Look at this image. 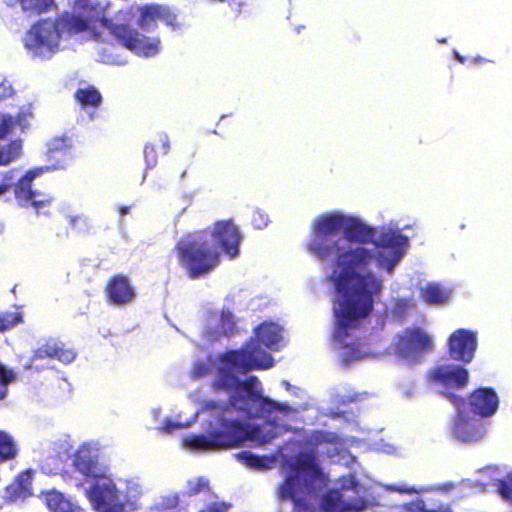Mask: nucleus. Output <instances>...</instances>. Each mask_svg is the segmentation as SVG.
Masks as SVG:
<instances>
[{
  "instance_id": "obj_41",
  "label": "nucleus",
  "mask_w": 512,
  "mask_h": 512,
  "mask_svg": "<svg viewBox=\"0 0 512 512\" xmlns=\"http://www.w3.org/2000/svg\"><path fill=\"white\" fill-rule=\"evenodd\" d=\"M66 151V145L64 139H55L53 143L48 148V153L53 155L55 152H63Z\"/></svg>"
},
{
  "instance_id": "obj_16",
  "label": "nucleus",
  "mask_w": 512,
  "mask_h": 512,
  "mask_svg": "<svg viewBox=\"0 0 512 512\" xmlns=\"http://www.w3.org/2000/svg\"><path fill=\"white\" fill-rule=\"evenodd\" d=\"M73 466L86 478L93 481L105 478L107 468L98 462L97 455L87 447H80L74 454Z\"/></svg>"
},
{
  "instance_id": "obj_24",
  "label": "nucleus",
  "mask_w": 512,
  "mask_h": 512,
  "mask_svg": "<svg viewBox=\"0 0 512 512\" xmlns=\"http://www.w3.org/2000/svg\"><path fill=\"white\" fill-rule=\"evenodd\" d=\"M45 503L50 512H83V509L65 498L63 493L51 490L45 493Z\"/></svg>"
},
{
  "instance_id": "obj_23",
  "label": "nucleus",
  "mask_w": 512,
  "mask_h": 512,
  "mask_svg": "<svg viewBox=\"0 0 512 512\" xmlns=\"http://www.w3.org/2000/svg\"><path fill=\"white\" fill-rule=\"evenodd\" d=\"M372 243L379 249H389L394 255L400 256L408 244V238L398 230H386Z\"/></svg>"
},
{
  "instance_id": "obj_51",
  "label": "nucleus",
  "mask_w": 512,
  "mask_h": 512,
  "mask_svg": "<svg viewBox=\"0 0 512 512\" xmlns=\"http://www.w3.org/2000/svg\"><path fill=\"white\" fill-rule=\"evenodd\" d=\"M302 29H305V26L300 25V26H296V27L294 28V30H295V32H296V33H300V31H301Z\"/></svg>"
},
{
  "instance_id": "obj_39",
  "label": "nucleus",
  "mask_w": 512,
  "mask_h": 512,
  "mask_svg": "<svg viewBox=\"0 0 512 512\" xmlns=\"http://www.w3.org/2000/svg\"><path fill=\"white\" fill-rule=\"evenodd\" d=\"M51 201V198L38 200L36 197H33V200L28 202V206H32L36 210L37 214H39L43 208L48 207L51 204Z\"/></svg>"
},
{
  "instance_id": "obj_25",
  "label": "nucleus",
  "mask_w": 512,
  "mask_h": 512,
  "mask_svg": "<svg viewBox=\"0 0 512 512\" xmlns=\"http://www.w3.org/2000/svg\"><path fill=\"white\" fill-rule=\"evenodd\" d=\"M220 331L208 329L206 338L210 341H217L222 336L231 337L237 333L236 321L234 315L230 311H222L219 320Z\"/></svg>"
},
{
  "instance_id": "obj_38",
  "label": "nucleus",
  "mask_w": 512,
  "mask_h": 512,
  "mask_svg": "<svg viewBox=\"0 0 512 512\" xmlns=\"http://www.w3.org/2000/svg\"><path fill=\"white\" fill-rule=\"evenodd\" d=\"M252 0H228V5L233 13L238 16L247 6L250 5Z\"/></svg>"
},
{
  "instance_id": "obj_35",
  "label": "nucleus",
  "mask_w": 512,
  "mask_h": 512,
  "mask_svg": "<svg viewBox=\"0 0 512 512\" xmlns=\"http://www.w3.org/2000/svg\"><path fill=\"white\" fill-rule=\"evenodd\" d=\"M69 223L77 233H84L89 230L88 219L83 216H70Z\"/></svg>"
},
{
  "instance_id": "obj_31",
  "label": "nucleus",
  "mask_w": 512,
  "mask_h": 512,
  "mask_svg": "<svg viewBox=\"0 0 512 512\" xmlns=\"http://www.w3.org/2000/svg\"><path fill=\"white\" fill-rule=\"evenodd\" d=\"M22 322V316L18 312L0 313V332L13 328Z\"/></svg>"
},
{
  "instance_id": "obj_19",
  "label": "nucleus",
  "mask_w": 512,
  "mask_h": 512,
  "mask_svg": "<svg viewBox=\"0 0 512 512\" xmlns=\"http://www.w3.org/2000/svg\"><path fill=\"white\" fill-rule=\"evenodd\" d=\"M57 359L63 363H70L75 359V353L54 339H48L33 353V359Z\"/></svg>"
},
{
  "instance_id": "obj_50",
  "label": "nucleus",
  "mask_w": 512,
  "mask_h": 512,
  "mask_svg": "<svg viewBox=\"0 0 512 512\" xmlns=\"http://www.w3.org/2000/svg\"><path fill=\"white\" fill-rule=\"evenodd\" d=\"M128 212H129V207H121L120 208V213L122 215L127 214Z\"/></svg>"
},
{
  "instance_id": "obj_30",
  "label": "nucleus",
  "mask_w": 512,
  "mask_h": 512,
  "mask_svg": "<svg viewBox=\"0 0 512 512\" xmlns=\"http://www.w3.org/2000/svg\"><path fill=\"white\" fill-rule=\"evenodd\" d=\"M495 486L500 497L512 505V471L504 478L496 479Z\"/></svg>"
},
{
  "instance_id": "obj_44",
  "label": "nucleus",
  "mask_w": 512,
  "mask_h": 512,
  "mask_svg": "<svg viewBox=\"0 0 512 512\" xmlns=\"http://www.w3.org/2000/svg\"><path fill=\"white\" fill-rule=\"evenodd\" d=\"M11 129V125L9 121L2 116H0V138H4Z\"/></svg>"
},
{
  "instance_id": "obj_32",
  "label": "nucleus",
  "mask_w": 512,
  "mask_h": 512,
  "mask_svg": "<svg viewBox=\"0 0 512 512\" xmlns=\"http://www.w3.org/2000/svg\"><path fill=\"white\" fill-rule=\"evenodd\" d=\"M15 375L12 370H8L0 363V400L6 397L8 385L14 380Z\"/></svg>"
},
{
  "instance_id": "obj_22",
  "label": "nucleus",
  "mask_w": 512,
  "mask_h": 512,
  "mask_svg": "<svg viewBox=\"0 0 512 512\" xmlns=\"http://www.w3.org/2000/svg\"><path fill=\"white\" fill-rule=\"evenodd\" d=\"M55 22L60 36L63 34L69 36L79 34L86 32L90 28V22L88 18L69 12H64L59 15Z\"/></svg>"
},
{
  "instance_id": "obj_1",
  "label": "nucleus",
  "mask_w": 512,
  "mask_h": 512,
  "mask_svg": "<svg viewBox=\"0 0 512 512\" xmlns=\"http://www.w3.org/2000/svg\"><path fill=\"white\" fill-rule=\"evenodd\" d=\"M311 231L307 251L320 261L334 259L340 269L331 275L336 294L333 337L343 344L345 359H357L361 356L358 345H348L344 340L373 312L374 299L381 294L383 284L372 272H358L369 267L372 251L364 247L344 249L336 236L342 231L351 243L369 244L374 242L375 230L357 217L331 212L315 218Z\"/></svg>"
},
{
  "instance_id": "obj_14",
  "label": "nucleus",
  "mask_w": 512,
  "mask_h": 512,
  "mask_svg": "<svg viewBox=\"0 0 512 512\" xmlns=\"http://www.w3.org/2000/svg\"><path fill=\"white\" fill-rule=\"evenodd\" d=\"M106 301L116 306H124L134 301L136 291L130 279L117 273L110 276L104 287Z\"/></svg>"
},
{
  "instance_id": "obj_18",
  "label": "nucleus",
  "mask_w": 512,
  "mask_h": 512,
  "mask_svg": "<svg viewBox=\"0 0 512 512\" xmlns=\"http://www.w3.org/2000/svg\"><path fill=\"white\" fill-rule=\"evenodd\" d=\"M59 166L54 165L53 167L44 166L31 169L25 173L14 185V194L18 202L21 206L27 207L28 202L33 200V197H37L39 195L38 192L32 189V181L42 174L43 172H47L50 169H57Z\"/></svg>"
},
{
  "instance_id": "obj_43",
  "label": "nucleus",
  "mask_w": 512,
  "mask_h": 512,
  "mask_svg": "<svg viewBox=\"0 0 512 512\" xmlns=\"http://www.w3.org/2000/svg\"><path fill=\"white\" fill-rule=\"evenodd\" d=\"M14 93V90L10 84L0 83V100L7 99L11 97Z\"/></svg>"
},
{
  "instance_id": "obj_47",
  "label": "nucleus",
  "mask_w": 512,
  "mask_h": 512,
  "mask_svg": "<svg viewBox=\"0 0 512 512\" xmlns=\"http://www.w3.org/2000/svg\"><path fill=\"white\" fill-rule=\"evenodd\" d=\"M489 60L481 57V56H475L473 59H472V63L473 64H482L484 62H488Z\"/></svg>"
},
{
  "instance_id": "obj_10",
  "label": "nucleus",
  "mask_w": 512,
  "mask_h": 512,
  "mask_svg": "<svg viewBox=\"0 0 512 512\" xmlns=\"http://www.w3.org/2000/svg\"><path fill=\"white\" fill-rule=\"evenodd\" d=\"M102 483L94 481L87 494L98 512H125L124 504L120 501L119 493L112 479L102 478Z\"/></svg>"
},
{
  "instance_id": "obj_45",
  "label": "nucleus",
  "mask_w": 512,
  "mask_h": 512,
  "mask_svg": "<svg viewBox=\"0 0 512 512\" xmlns=\"http://www.w3.org/2000/svg\"><path fill=\"white\" fill-rule=\"evenodd\" d=\"M178 502H179V498L177 495L170 496V497L166 498V500L164 502V506L166 508H175L178 505Z\"/></svg>"
},
{
  "instance_id": "obj_8",
  "label": "nucleus",
  "mask_w": 512,
  "mask_h": 512,
  "mask_svg": "<svg viewBox=\"0 0 512 512\" xmlns=\"http://www.w3.org/2000/svg\"><path fill=\"white\" fill-rule=\"evenodd\" d=\"M445 397L453 403L457 411L452 427L454 437L461 442H475L480 440L485 434V426L480 421L467 417L465 398L450 392L445 393Z\"/></svg>"
},
{
  "instance_id": "obj_4",
  "label": "nucleus",
  "mask_w": 512,
  "mask_h": 512,
  "mask_svg": "<svg viewBox=\"0 0 512 512\" xmlns=\"http://www.w3.org/2000/svg\"><path fill=\"white\" fill-rule=\"evenodd\" d=\"M228 402L220 403L216 400H204L202 410L217 411L219 430H214L208 435H191L185 442L193 449L210 450L216 447H235L242 441L249 439L261 444L271 442L279 434V427L275 422L266 421L260 425L249 428L242 420L228 417L232 411H236L244 419H250L255 414L264 415L268 411H260L258 402H251L249 410L232 406Z\"/></svg>"
},
{
  "instance_id": "obj_2",
  "label": "nucleus",
  "mask_w": 512,
  "mask_h": 512,
  "mask_svg": "<svg viewBox=\"0 0 512 512\" xmlns=\"http://www.w3.org/2000/svg\"><path fill=\"white\" fill-rule=\"evenodd\" d=\"M282 340L281 327L271 321H264L254 329V337L250 338L240 349L227 350L219 355L220 365L216 369V377L211 382L214 392H230V404L240 409L249 410L251 402L259 403L260 411H284L286 406L264 398L256 388L258 379L249 376L239 380L234 372L246 374L253 370L271 368L274 364L272 356L261 349L260 344L277 350Z\"/></svg>"
},
{
  "instance_id": "obj_28",
  "label": "nucleus",
  "mask_w": 512,
  "mask_h": 512,
  "mask_svg": "<svg viewBox=\"0 0 512 512\" xmlns=\"http://www.w3.org/2000/svg\"><path fill=\"white\" fill-rule=\"evenodd\" d=\"M18 455V447L13 437L0 430V463L13 460Z\"/></svg>"
},
{
  "instance_id": "obj_9",
  "label": "nucleus",
  "mask_w": 512,
  "mask_h": 512,
  "mask_svg": "<svg viewBox=\"0 0 512 512\" xmlns=\"http://www.w3.org/2000/svg\"><path fill=\"white\" fill-rule=\"evenodd\" d=\"M61 36L56 22L51 20H40L35 23L26 33L25 48L35 55L42 56L45 53L53 52L59 44Z\"/></svg>"
},
{
  "instance_id": "obj_29",
  "label": "nucleus",
  "mask_w": 512,
  "mask_h": 512,
  "mask_svg": "<svg viewBox=\"0 0 512 512\" xmlns=\"http://www.w3.org/2000/svg\"><path fill=\"white\" fill-rule=\"evenodd\" d=\"M421 297L430 305H441L448 299V294L440 285L429 283L421 290Z\"/></svg>"
},
{
  "instance_id": "obj_20",
  "label": "nucleus",
  "mask_w": 512,
  "mask_h": 512,
  "mask_svg": "<svg viewBox=\"0 0 512 512\" xmlns=\"http://www.w3.org/2000/svg\"><path fill=\"white\" fill-rule=\"evenodd\" d=\"M33 474L30 470L20 472L6 487V497L9 501L24 500L33 494Z\"/></svg>"
},
{
  "instance_id": "obj_48",
  "label": "nucleus",
  "mask_w": 512,
  "mask_h": 512,
  "mask_svg": "<svg viewBox=\"0 0 512 512\" xmlns=\"http://www.w3.org/2000/svg\"><path fill=\"white\" fill-rule=\"evenodd\" d=\"M9 188H10L9 184L1 183L0 184V195L4 194L5 192H7L9 190Z\"/></svg>"
},
{
  "instance_id": "obj_49",
  "label": "nucleus",
  "mask_w": 512,
  "mask_h": 512,
  "mask_svg": "<svg viewBox=\"0 0 512 512\" xmlns=\"http://www.w3.org/2000/svg\"><path fill=\"white\" fill-rule=\"evenodd\" d=\"M455 58L462 64L465 62L464 57L461 56L458 52H455Z\"/></svg>"
},
{
  "instance_id": "obj_37",
  "label": "nucleus",
  "mask_w": 512,
  "mask_h": 512,
  "mask_svg": "<svg viewBox=\"0 0 512 512\" xmlns=\"http://www.w3.org/2000/svg\"><path fill=\"white\" fill-rule=\"evenodd\" d=\"M251 221L255 228L262 229L267 226L269 219L265 213L257 210L253 212Z\"/></svg>"
},
{
  "instance_id": "obj_6",
  "label": "nucleus",
  "mask_w": 512,
  "mask_h": 512,
  "mask_svg": "<svg viewBox=\"0 0 512 512\" xmlns=\"http://www.w3.org/2000/svg\"><path fill=\"white\" fill-rule=\"evenodd\" d=\"M104 26L120 45L138 55L150 57L156 55L160 50L158 38L144 36L128 24L105 20Z\"/></svg>"
},
{
  "instance_id": "obj_5",
  "label": "nucleus",
  "mask_w": 512,
  "mask_h": 512,
  "mask_svg": "<svg viewBox=\"0 0 512 512\" xmlns=\"http://www.w3.org/2000/svg\"><path fill=\"white\" fill-rule=\"evenodd\" d=\"M288 474L279 486V497L293 503L294 512H315L317 493L312 480L322 475L313 452L299 453Z\"/></svg>"
},
{
  "instance_id": "obj_46",
  "label": "nucleus",
  "mask_w": 512,
  "mask_h": 512,
  "mask_svg": "<svg viewBox=\"0 0 512 512\" xmlns=\"http://www.w3.org/2000/svg\"><path fill=\"white\" fill-rule=\"evenodd\" d=\"M160 141H161L162 153L167 154L170 149V143H169L168 137L166 135H164L160 139Z\"/></svg>"
},
{
  "instance_id": "obj_42",
  "label": "nucleus",
  "mask_w": 512,
  "mask_h": 512,
  "mask_svg": "<svg viewBox=\"0 0 512 512\" xmlns=\"http://www.w3.org/2000/svg\"><path fill=\"white\" fill-rule=\"evenodd\" d=\"M183 425L181 423H178V422H174L170 419H166L164 422H163V425L161 427V430L165 433H172L173 431H175L176 429H179V428H182Z\"/></svg>"
},
{
  "instance_id": "obj_11",
  "label": "nucleus",
  "mask_w": 512,
  "mask_h": 512,
  "mask_svg": "<svg viewBox=\"0 0 512 512\" xmlns=\"http://www.w3.org/2000/svg\"><path fill=\"white\" fill-rule=\"evenodd\" d=\"M429 382L441 385L445 393L452 390H462L469 383V371L461 365H439L427 372Z\"/></svg>"
},
{
  "instance_id": "obj_17",
  "label": "nucleus",
  "mask_w": 512,
  "mask_h": 512,
  "mask_svg": "<svg viewBox=\"0 0 512 512\" xmlns=\"http://www.w3.org/2000/svg\"><path fill=\"white\" fill-rule=\"evenodd\" d=\"M321 505L325 512H359L365 509L366 502L361 497L347 501L341 492L330 490L323 495Z\"/></svg>"
},
{
  "instance_id": "obj_21",
  "label": "nucleus",
  "mask_w": 512,
  "mask_h": 512,
  "mask_svg": "<svg viewBox=\"0 0 512 512\" xmlns=\"http://www.w3.org/2000/svg\"><path fill=\"white\" fill-rule=\"evenodd\" d=\"M74 99L80 108L89 111V117L93 120L96 117L95 111L102 105L103 97L100 91L93 85L78 88L74 93Z\"/></svg>"
},
{
  "instance_id": "obj_40",
  "label": "nucleus",
  "mask_w": 512,
  "mask_h": 512,
  "mask_svg": "<svg viewBox=\"0 0 512 512\" xmlns=\"http://www.w3.org/2000/svg\"><path fill=\"white\" fill-rule=\"evenodd\" d=\"M230 505L225 502H213L199 512H226Z\"/></svg>"
},
{
  "instance_id": "obj_3",
  "label": "nucleus",
  "mask_w": 512,
  "mask_h": 512,
  "mask_svg": "<svg viewBox=\"0 0 512 512\" xmlns=\"http://www.w3.org/2000/svg\"><path fill=\"white\" fill-rule=\"evenodd\" d=\"M243 236L232 219L214 222L184 235L174 246L178 263L189 279L211 274L221 263V251L234 259L240 253Z\"/></svg>"
},
{
  "instance_id": "obj_33",
  "label": "nucleus",
  "mask_w": 512,
  "mask_h": 512,
  "mask_svg": "<svg viewBox=\"0 0 512 512\" xmlns=\"http://www.w3.org/2000/svg\"><path fill=\"white\" fill-rule=\"evenodd\" d=\"M239 458L242 459L244 461V463L246 465H248L249 467L257 468V469L266 467L265 458L254 455L251 452L243 451L239 454Z\"/></svg>"
},
{
  "instance_id": "obj_7",
  "label": "nucleus",
  "mask_w": 512,
  "mask_h": 512,
  "mask_svg": "<svg viewBox=\"0 0 512 512\" xmlns=\"http://www.w3.org/2000/svg\"><path fill=\"white\" fill-rule=\"evenodd\" d=\"M393 349L401 358L416 360L432 351L433 340L422 327L413 326L396 335Z\"/></svg>"
},
{
  "instance_id": "obj_15",
  "label": "nucleus",
  "mask_w": 512,
  "mask_h": 512,
  "mask_svg": "<svg viewBox=\"0 0 512 512\" xmlns=\"http://www.w3.org/2000/svg\"><path fill=\"white\" fill-rule=\"evenodd\" d=\"M465 400L471 413L481 418L494 415L499 406L498 395L491 387H479L473 390Z\"/></svg>"
},
{
  "instance_id": "obj_36",
  "label": "nucleus",
  "mask_w": 512,
  "mask_h": 512,
  "mask_svg": "<svg viewBox=\"0 0 512 512\" xmlns=\"http://www.w3.org/2000/svg\"><path fill=\"white\" fill-rule=\"evenodd\" d=\"M208 487V481L203 478H198L196 482L190 481L188 483V495L193 496L200 493L203 489Z\"/></svg>"
},
{
  "instance_id": "obj_26",
  "label": "nucleus",
  "mask_w": 512,
  "mask_h": 512,
  "mask_svg": "<svg viewBox=\"0 0 512 512\" xmlns=\"http://www.w3.org/2000/svg\"><path fill=\"white\" fill-rule=\"evenodd\" d=\"M10 6L20 5L24 12L40 15L49 10L55 9L56 4L54 0H4Z\"/></svg>"
},
{
  "instance_id": "obj_12",
  "label": "nucleus",
  "mask_w": 512,
  "mask_h": 512,
  "mask_svg": "<svg viewBox=\"0 0 512 512\" xmlns=\"http://www.w3.org/2000/svg\"><path fill=\"white\" fill-rule=\"evenodd\" d=\"M477 349V333L468 329L459 328L448 338V353L451 359L470 363Z\"/></svg>"
},
{
  "instance_id": "obj_34",
  "label": "nucleus",
  "mask_w": 512,
  "mask_h": 512,
  "mask_svg": "<svg viewBox=\"0 0 512 512\" xmlns=\"http://www.w3.org/2000/svg\"><path fill=\"white\" fill-rule=\"evenodd\" d=\"M144 158L148 169H152L157 164V149L154 144H146L144 147Z\"/></svg>"
},
{
  "instance_id": "obj_13",
  "label": "nucleus",
  "mask_w": 512,
  "mask_h": 512,
  "mask_svg": "<svg viewBox=\"0 0 512 512\" xmlns=\"http://www.w3.org/2000/svg\"><path fill=\"white\" fill-rule=\"evenodd\" d=\"M137 25L143 31H150L157 26L158 21L168 26L177 25V15L170 7L162 4H145L138 8Z\"/></svg>"
},
{
  "instance_id": "obj_27",
  "label": "nucleus",
  "mask_w": 512,
  "mask_h": 512,
  "mask_svg": "<svg viewBox=\"0 0 512 512\" xmlns=\"http://www.w3.org/2000/svg\"><path fill=\"white\" fill-rule=\"evenodd\" d=\"M22 154L21 140H11L5 144L0 143V166H7L18 160Z\"/></svg>"
}]
</instances>
